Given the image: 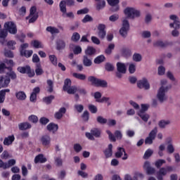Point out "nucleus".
<instances>
[{"label":"nucleus","instance_id":"7ed1b4c3","mask_svg":"<svg viewBox=\"0 0 180 180\" xmlns=\"http://www.w3.org/2000/svg\"><path fill=\"white\" fill-rule=\"evenodd\" d=\"M167 92L168 86H162L158 89L156 98L159 101V102H160V103H164V102L168 100V96H167Z\"/></svg>","mask_w":180,"mask_h":180},{"label":"nucleus","instance_id":"2f4dec72","mask_svg":"<svg viewBox=\"0 0 180 180\" xmlns=\"http://www.w3.org/2000/svg\"><path fill=\"white\" fill-rule=\"evenodd\" d=\"M15 96L18 101H25V99H26V94L23 91L17 92Z\"/></svg>","mask_w":180,"mask_h":180},{"label":"nucleus","instance_id":"f03ea898","mask_svg":"<svg viewBox=\"0 0 180 180\" xmlns=\"http://www.w3.org/2000/svg\"><path fill=\"white\" fill-rule=\"evenodd\" d=\"M124 13L127 16L124 19H136V18H140L141 13L139 10L134 7H127L124 10Z\"/></svg>","mask_w":180,"mask_h":180},{"label":"nucleus","instance_id":"9b49d317","mask_svg":"<svg viewBox=\"0 0 180 180\" xmlns=\"http://www.w3.org/2000/svg\"><path fill=\"white\" fill-rule=\"evenodd\" d=\"M105 29H106V25H105V24H99L98 26V36L100 39H101L102 40H103V39L105 37H106V30H105Z\"/></svg>","mask_w":180,"mask_h":180},{"label":"nucleus","instance_id":"052dcab7","mask_svg":"<svg viewBox=\"0 0 180 180\" xmlns=\"http://www.w3.org/2000/svg\"><path fill=\"white\" fill-rule=\"evenodd\" d=\"M73 53L74 54H81V53H82V48H81V46H75L74 49H73Z\"/></svg>","mask_w":180,"mask_h":180},{"label":"nucleus","instance_id":"bb28decb","mask_svg":"<svg viewBox=\"0 0 180 180\" xmlns=\"http://www.w3.org/2000/svg\"><path fill=\"white\" fill-rule=\"evenodd\" d=\"M138 115L146 123H147V122H148V119H150V115H148L146 112H138Z\"/></svg>","mask_w":180,"mask_h":180},{"label":"nucleus","instance_id":"dca6fc26","mask_svg":"<svg viewBox=\"0 0 180 180\" xmlns=\"http://www.w3.org/2000/svg\"><path fill=\"white\" fill-rule=\"evenodd\" d=\"M137 86L141 89H148L150 88V83H148V81L146 80V79H143L142 80H140L137 83Z\"/></svg>","mask_w":180,"mask_h":180},{"label":"nucleus","instance_id":"de8ad7c7","mask_svg":"<svg viewBox=\"0 0 180 180\" xmlns=\"http://www.w3.org/2000/svg\"><path fill=\"white\" fill-rule=\"evenodd\" d=\"M96 120L98 123H100V124H106V123H108V120L106 118H103L102 116L97 117Z\"/></svg>","mask_w":180,"mask_h":180},{"label":"nucleus","instance_id":"c9c22d12","mask_svg":"<svg viewBox=\"0 0 180 180\" xmlns=\"http://www.w3.org/2000/svg\"><path fill=\"white\" fill-rule=\"evenodd\" d=\"M115 50V44H110L108 48L105 50V54L108 56H110L112 54V51Z\"/></svg>","mask_w":180,"mask_h":180},{"label":"nucleus","instance_id":"aec40b11","mask_svg":"<svg viewBox=\"0 0 180 180\" xmlns=\"http://www.w3.org/2000/svg\"><path fill=\"white\" fill-rule=\"evenodd\" d=\"M105 6H106V1H105V0L97 1L96 4V11L99 12V11L105 9Z\"/></svg>","mask_w":180,"mask_h":180},{"label":"nucleus","instance_id":"39448f33","mask_svg":"<svg viewBox=\"0 0 180 180\" xmlns=\"http://www.w3.org/2000/svg\"><path fill=\"white\" fill-rule=\"evenodd\" d=\"M89 82H91L92 85H95L96 86H101L102 88H106L108 86V82L105 80L96 79L94 76H90L88 78Z\"/></svg>","mask_w":180,"mask_h":180},{"label":"nucleus","instance_id":"2eb2a0df","mask_svg":"<svg viewBox=\"0 0 180 180\" xmlns=\"http://www.w3.org/2000/svg\"><path fill=\"white\" fill-rule=\"evenodd\" d=\"M37 94H40V87L37 86L33 89L32 93L30 95V100L31 102H36L37 99Z\"/></svg>","mask_w":180,"mask_h":180},{"label":"nucleus","instance_id":"4c0bfd02","mask_svg":"<svg viewBox=\"0 0 180 180\" xmlns=\"http://www.w3.org/2000/svg\"><path fill=\"white\" fill-rule=\"evenodd\" d=\"M74 109L77 113H82V112H84V105L82 104H75L74 105Z\"/></svg>","mask_w":180,"mask_h":180},{"label":"nucleus","instance_id":"a19ab883","mask_svg":"<svg viewBox=\"0 0 180 180\" xmlns=\"http://www.w3.org/2000/svg\"><path fill=\"white\" fill-rule=\"evenodd\" d=\"M5 70H9V68L6 66L5 63L0 61V74H4Z\"/></svg>","mask_w":180,"mask_h":180},{"label":"nucleus","instance_id":"cd10ccee","mask_svg":"<svg viewBox=\"0 0 180 180\" xmlns=\"http://www.w3.org/2000/svg\"><path fill=\"white\" fill-rule=\"evenodd\" d=\"M72 77L77 79H80V81H85L86 79V75L81 73H72Z\"/></svg>","mask_w":180,"mask_h":180},{"label":"nucleus","instance_id":"423d86ee","mask_svg":"<svg viewBox=\"0 0 180 180\" xmlns=\"http://www.w3.org/2000/svg\"><path fill=\"white\" fill-rule=\"evenodd\" d=\"M157 133H158V129L155 127L148 134V136L145 139V144L151 146L154 140H155V137L157 136Z\"/></svg>","mask_w":180,"mask_h":180},{"label":"nucleus","instance_id":"a878e982","mask_svg":"<svg viewBox=\"0 0 180 180\" xmlns=\"http://www.w3.org/2000/svg\"><path fill=\"white\" fill-rule=\"evenodd\" d=\"M13 141H15V136L11 135L4 139V146H10V144H12V143H13Z\"/></svg>","mask_w":180,"mask_h":180},{"label":"nucleus","instance_id":"7c9ffc66","mask_svg":"<svg viewBox=\"0 0 180 180\" xmlns=\"http://www.w3.org/2000/svg\"><path fill=\"white\" fill-rule=\"evenodd\" d=\"M83 64L85 67H91V65H92V60L89 59L88 56H84Z\"/></svg>","mask_w":180,"mask_h":180},{"label":"nucleus","instance_id":"e2e57ef3","mask_svg":"<svg viewBox=\"0 0 180 180\" xmlns=\"http://www.w3.org/2000/svg\"><path fill=\"white\" fill-rule=\"evenodd\" d=\"M94 98L96 99V102H98L99 101H101V98H102V94H101V92L97 91L94 93Z\"/></svg>","mask_w":180,"mask_h":180},{"label":"nucleus","instance_id":"58836bf2","mask_svg":"<svg viewBox=\"0 0 180 180\" xmlns=\"http://www.w3.org/2000/svg\"><path fill=\"white\" fill-rule=\"evenodd\" d=\"M105 58H105V56L103 55L98 56L94 59V63L101 64V63H103V61H105Z\"/></svg>","mask_w":180,"mask_h":180},{"label":"nucleus","instance_id":"f8f14e48","mask_svg":"<svg viewBox=\"0 0 180 180\" xmlns=\"http://www.w3.org/2000/svg\"><path fill=\"white\" fill-rule=\"evenodd\" d=\"M11 83V78L9 76L0 77V85L1 88H8V85Z\"/></svg>","mask_w":180,"mask_h":180},{"label":"nucleus","instance_id":"6e6552de","mask_svg":"<svg viewBox=\"0 0 180 180\" xmlns=\"http://www.w3.org/2000/svg\"><path fill=\"white\" fill-rule=\"evenodd\" d=\"M5 30L11 34H16L18 33V28L13 22H7L4 23Z\"/></svg>","mask_w":180,"mask_h":180},{"label":"nucleus","instance_id":"0eeeda50","mask_svg":"<svg viewBox=\"0 0 180 180\" xmlns=\"http://www.w3.org/2000/svg\"><path fill=\"white\" fill-rule=\"evenodd\" d=\"M85 136L89 140L94 141L95 140V137H101V130L98 128H93L90 132H86Z\"/></svg>","mask_w":180,"mask_h":180},{"label":"nucleus","instance_id":"c85d7f7f","mask_svg":"<svg viewBox=\"0 0 180 180\" xmlns=\"http://www.w3.org/2000/svg\"><path fill=\"white\" fill-rule=\"evenodd\" d=\"M59 8L60 12H62V15H64L65 12H67V4H65V1H61L59 4Z\"/></svg>","mask_w":180,"mask_h":180},{"label":"nucleus","instance_id":"a18cd8bd","mask_svg":"<svg viewBox=\"0 0 180 180\" xmlns=\"http://www.w3.org/2000/svg\"><path fill=\"white\" fill-rule=\"evenodd\" d=\"M16 164V160L14 159L9 160L8 162H6V168L8 169V168H11V167H13Z\"/></svg>","mask_w":180,"mask_h":180},{"label":"nucleus","instance_id":"3c124183","mask_svg":"<svg viewBox=\"0 0 180 180\" xmlns=\"http://www.w3.org/2000/svg\"><path fill=\"white\" fill-rule=\"evenodd\" d=\"M32 54H33L32 50L25 51L24 53H20L21 56H24V57H26L27 58L32 57Z\"/></svg>","mask_w":180,"mask_h":180},{"label":"nucleus","instance_id":"8fccbe9b","mask_svg":"<svg viewBox=\"0 0 180 180\" xmlns=\"http://www.w3.org/2000/svg\"><path fill=\"white\" fill-rule=\"evenodd\" d=\"M55 164L57 167H63V159H61V156L56 157L54 158Z\"/></svg>","mask_w":180,"mask_h":180},{"label":"nucleus","instance_id":"c756f323","mask_svg":"<svg viewBox=\"0 0 180 180\" xmlns=\"http://www.w3.org/2000/svg\"><path fill=\"white\" fill-rule=\"evenodd\" d=\"M46 32H49L51 34H56L60 33V30L58 28H56L55 27H46Z\"/></svg>","mask_w":180,"mask_h":180},{"label":"nucleus","instance_id":"f257e3e1","mask_svg":"<svg viewBox=\"0 0 180 180\" xmlns=\"http://www.w3.org/2000/svg\"><path fill=\"white\" fill-rule=\"evenodd\" d=\"M169 19L174 21L169 24V27H173L174 29L172 31V35L173 37H178V36H179V31H178V29H180L179 18L176 15H171Z\"/></svg>","mask_w":180,"mask_h":180},{"label":"nucleus","instance_id":"5fc2aeb1","mask_svg":"<svg viewBox=\"0 0 180 180\" xmlns=\"http://www.w3.org/2000/svg\"><path fill=\"white\" fill-rule=\"evenodd\" d=\"M73 148L75 153H80V151H82V146L79 143L74 144Z\"/></svg>","mask_w":180,"mask_h":180},{"label":"nucleus","instance_id":"bf43d9fd","mask_svg":"<svg viewBox=\"0 0 180 180\" xmlns=\"http://www.w3.org/2000/svg\"><path fill=\"white\" fill-rule=\"evenodd\" d=\"M49 60L51 63H52L53 65L57 66V57H56L54 55H50Z\"/></svg>","mask_w":180,"mask_h":180},{"label":"nucleus","instance_id":"f3484780","mask_svg":"<svg viewBox=\"0 0 180 180\" xmlns=\"http://www.w3.org/2000/svg\"><path fill=\"white\" fill-rule=\"evenodd\" d=\"M167 169L165 167H161L159 171L157 172L156 178L158 180H164V177L167 175Z\"/></svg>","mask_w":180,"mask_h":180},{"label":"nucleus","instance_id":"603ef678","mask_svg":"<svg viewBox=\"0 0 180 180\" xmlns=\"http://www.w3.org/2000/svg\"><path fill=\"white\" fill-rule=\"evenodd\" d=\"M79 39H81V35H79V34L78 32H74L72 37H71V40L72 41H78V40H79Z\"/></svg>","mask_w":180,"mask_h":180},{"label":"nucleus","instance_id":"338daca9","mask_svg":"<svg viewBox=\"0 0 180 180\" xmlns=\"http://www.w3.org/2000/svg\"><path fill=\"white\" fill-rule=\"evenodd\" d=\"M89 110H90V112L91 113H96V112H98V108H96V106L91 104L89 105Z\"/></svg>","mask_w":180,"mask_h":180},{"label":"nucleus","instance_id":"412c9836","mask_svg":"<svg viewBox=\"0 0 180 180\" xmlns=\"http://www.w3.org/2000/svg\"><path fill=\"white\" fill-rule=\"evenodd\" d=\"M117 70L121 74H126V65L124 63L118 62L117 63Z\"/></svg>","mask_w":180,"mask_h":180},{"label":"nucleus","instance_id":"f704fd0d","mask_svg":"<svg viewBox=\"0 0 180 180\" xmlns=\"http://www.w3.org/2000/svg\"><path fill=\"white\" fill-rule=\"evenodd\" d=\"M32 44L34 49H43L44 47V45L38 40H34L32 42Z\"/></svg>","mask_w":180,"mask_h":180},{"label":"nucleus","instance_id":"864d4df0","mask_svg":"<svg viewBox=\"0 0 180 180\" xmlns=\"http://www.w3.org/2000/svg\"><path fill=\"white\" fill-rule=\"evenodd\" d=\"M165 160L160 159L155 162V165L156 168H161V167H162V165L165 164Z\"/></svg>","mask_w":180,"mask_h":180},{"label":"nucleus","instance_id":"473e14b6","mask_svg":"<svg viewBox=\"0 0 180 180\" xmlns=\"http://www.w3.org/2000/svg\"><path fill=\"white\" fill-rule=\"evenodd\" d=\"M95 53H96V49L92 46H88L85 51V54L86 56H92L93 54H95Z\"/></svg>","mask_w":180,"mask_h":180},{"label":"nucleus","instance_id":"72a5a7b5","mask_svg":"<svg viewBox=\"0 0 180 180\" xmlns=\"http://www.w3.org/2000/svg\"><path fill=\"white\" fill-rule=\"evenodd\" d=\"M77 90L78 87H77V86H70V87L66 89L65 91L68 92V94H69L70 95H74V94L77 92Z\"/></svg>","mask_w":180,"mask_h":180},{"label":"nucleus","instance_id":"393cba45","mask_svg":"<svg viewBox=\"0 0 180 180\" xmlns=\"http://www.w3.org/2000/svg\"><path fill=\"white\" fill-rule=\"evenodd\" d=\"M56 49L57 50H64V49H65V41L58 39L56 41Z\"/></svg>","mask_w":180,"mask_h":180},{"label":"nucleus","instance_id":"c03bdc74","mask_svg":"<svg viewBox=\"0 0 180 180\" xmlns=\"http://www.w3.org/2000/svg\"><path fill=\"white\" fill-rule=\"evenodd\" d=\"M71 79H66L64 82L63 91H65L66 89H69L71 86Z\"/></svg>","mask_w":180,"mask_h":180},{"label":"nucleus","instance_id":"ea45409f","mask_svg":"<svg viewBox=\"0 0 180 180\" xmlns=\"http://www.w3.org/2000/svg\"><path fill=\"white\" fill-rule=\"evenodd\" d=\"M153 46L155 47H165L167 46V42H164L162 41H156L153 42Z\"/></svg>","mask_w":180,"mask_h":180},{"label":"nucleus","instance_id":"e433bc0d","mask_svg":"<svg viewBox=\"0 0 180 180\" xmlns=\"http://www.w3.org/2000/svg\"><path fill=\"white\" fill-rule=\"evenodd\" d=\"M132 59L135 63H140L143 60V56L140 53H135L132 56Z\"/></svg>","mask_w":180,"mask_h":180},{"label":"nucleus","instance_id":"ddd939ff","mask_svg":"<svg viewBox=\"0 0 180 180\" xmlns=\"http://www.w3.org/2000/svg\"><path fill=\"white\" fill-rule=\"evenodd\" d=\"M67 112V109L65 107L60 108L58 112L54 114V117L57 120L63 119V116Z\"/></svg>","mask_w":180,"mask_h":180},{"label":"nucleus","instance_id":"b1692460","mask_svg":"<svg viewBox=\"0 0 180 180\" xmlns=\"http://www.w3.org/2000/svg\"><path fill=\"white\" fill-rule=\"evenodd\" d=\"M18 129L20 130H27L32 129V124L29 122H22L18 124Z\"/></svg>","mask_w":180,"mask_h":180},{"label":"nucleus","instance_id":"774afa93","mask_svg":"<svg viewBox=\"0 0 180 180\" xmlns=\"http://www.w3.org/2000/svg\"><path fill=\"white\" fill-rule=\"evenodd\" d=\"M16 45V41H9L7 43V46L8 48H10L11 50H15V47L13 46Z\"/></svg>","mask_w":180,"mask_h":180},{"label":"nucleus","instance_id":"69168bd1","mask_svg":"<svg viewBox=\"0 0 180 180\" xmlns=\"http://www.w3.org/2000/svg\"><path fill=\"white\" fill-rule=\"evenodd\" d=\"M7 36L8 31L6 29L0 31V39H5Z\"/></svg>","mask_w":180,"mask_h":180},{"label":"nucleus","instance_id":"4468645a","mask_svg":"<svg viewBox=\"0 0 180 180\" xmlns=\"http://www.w3.org/2000/svg\"><path fill=\"white\" fill-rule=\"evenodd\" d=\"M143 169L146 171L148 175H153V174H155V169L150 166L149 162H145Z\"/></svg>","mask_w":180,"mask_h":180},{"label":"nucleus","instance_id":"1a4fd4ad","mask_svg":"<svg viewBox=\"0 0 180 180\" xmlns=\"http://www.w3.org/2000/svg\"><path fill=\"white\" fill-rule=\"evenodd\" d=\"M18 72H20V74H27L28 77L32 78V77H34V70H32L30 66H25V67H18Z\"/></svg>","mask_w":180,"mask_h":180},{"label":"nucleus","instance_id":"4be33fe9","mask_svg":"<svg viewBox=\"0 0 180 180\" xmlns=\"http://www.w3.org/2000/svg\"><path fill=\"white\" fill-rule=\"evenodd\" d=\"M112 148H113V145L110 143L108 145V148L104 150V154L106 158H110V157L113 154V152L112 150Z\"/></svg>","mask_w":180,"mask_h":180},{"label":"nucleus","instance_id":"9d476101","mask_svg":"<svg viewBox=\"0 0 180 180\" xmlns=\"http://www.w3.org/2000/svg\"><path fill=\"white\" fill-rule=\"evenodd\" d=\"M123 154H124V156L122 158ZM115 158H122V160H127V158H129V155H127V153H126V150H124V148L118 147L117 150L115 153Z\"/></svg>","mask_w":180,"mask_h":180},{"label":"nucleus","instance_id":"49530a36","mask_svg":"<svg viewBox=\"0 0 180 180\" xmlns=\"http://www.w3.org/2000/svg\"><path fill=\"white\" fill-rule=\"evenodd\" d=\"M44 71L41 69V65L40 64L37 65V68L35 69V73L37 75H41Z\"/></svg>","mask_w":180,"mask_h":180},{"label":"nucleus","instance_id":"680f3d73","mask_svg":"<svg viewBox=\"0 0 180 180\" xmlns=\"http://www.w3.org/2000/svg\"><path fill=\"white\" fill-rule=\"evenodd\" d=\"M110 22H116L119 20V15L118 14H114L109 17Z\"/></svg>","mask_w":180,"mask_h":180},{"label":"nucleus","instance_id":"13d9d810","mask_svg":"<svg viewBox=\"0 0 180 180\" xmlns=\"http://www.w3.org/2000/svg\"><path fill=\"white\" fill-rule=\"evenodd\" d=\"M131 50H130L129 49H124L122 50V54L125 57H130V56H131Z\"/></svg>","mask_w":180,"mask_h":180},{"label":"nucleus","instance_id":"a211bd4d","mask_svg":"<svg viewBox=\"0 0 180 180\" xmlns=\"http://www.w3.org/2000/svg\"><path fill=\"white\" fill-rule=\"evenodd\" d=\"M34 161L35 164H39V162H40V164H44V162H47V159L44 157V154H39L35 157Z\"/></svg>","mask_w":180,"mask_h":180},{"label":"nucleus","instance_id":"09e8293b","mask_svg":"<svg viewBox=\"0 0 180 180\" xmlns=\"http://www.w3.org/2000/svg\"><path fill=\"white\" fill-rule=\"evenodd\" d=\"M53 99H54V96L51 95L49 96L44 98L43 101H44V102H45V103H46V105H50V103H51V101H53Z\"/></svg>","mask_w":180,"mask_h":180},{"label":"nucleus","instance_id":"4d7b16f0","mask_svg":"<svg viewBox=\"0 0 180 180\" xmlns=\"http://www.w3.org/2000/svg\"><path fill=\"white\" fill-rule=\"evenodd\" d=\"M153 150H151V149H148V150L145 152V153H144L143 158H144L145 160H147L148 158H150V155H153Z\"/></svg>","mask_w":180,"mask_h":180},{"label":"nucleus","instance_id":"79ce46f5","mask_svg":"<svg viewBox=\"0 0 180 180\" xmlns=\"http://www.w3.org/2000/svg\"><path fill=\"white\" fill-rule=\"evenodd\" d=\"M167 151L169 154H174L175 153V148L172 143H169L167 146Z\"/></svg>","mask_w":180,"mask_h":180},{"label":"nucleus","instance_id":"5701e85b","mask_svg":"<svg viewBox=\"0 0 180 180\" xmlns=\"http://www.w3.org/2000/svg\"><path fill=\"white\" fill-rule=\"evenodd\" d=\"M41 141L43 146H50L51 139L50 138L49 136L45 135L41 138Z\"/></svg>","mask_w":180,"mask_h":180},{"label":"nucleus","instance_id":"6ab92c4d","mask_svg":"<svg viewBox=\"0 0 180 180\" xmlns=\"http://www.w3.org/2000/svg\"><path fill=\"white\" fill-rule=\"evenodd\" d=\"M46 129L51 133H56L58 130V124L51 122L47 125Z\"/></svg>","mask_w":180,"mask_h":180},{"label":"nucleus","instance_id":"0e129e2a","mask_svg":"<svg viewBox=\"0 0 180 180\" xmlns=\"http://www.w3.org/2000/svg\"><path fill=\"white\" fill-rule=\"evenodd\" d=\"M30 122H32V123H37L39 122V118L36 115H31L28 117Z\"/></svg>","mask_w":180,"mask_h":180},{"label":"nucleus","instance_id":"37998d69","mask_svg":"<svg viewBox=\"0 0 180 180\" xmlns=\"http://www.w3.org/2000/svg\"><path fill=\"white\" fill-rule=\"evenodd\" d=\"M171 122L169 120H161L159 122V127L161 129H164L166 126H168Z\"/></svg>","mask_w":180,"mask_h":180},{"label":"nucleus","instance_id":"6e6d98bb","mask_svg":"<svg viewBox=\"0 0 180 180\" xmlns=\"http://www.w3.org/2000/svg\"><path fill=\"white\" fill-rule=\"evenodd\" d=\"M82 117L84 122H88L89 120V112L85 110L82 115Z\"/></svg>","mask_w":180,"mask_h":180},{"label":"nucleus","instance_id":"20e7f679","mask_svg":"<svg viewBox=\"0 0 180 180\" xmlns=\"http://www.w3.org/2000/svg\"><path fill=\"white\" fill-rule=\"evenodd\" d=\"M129 30H130V23H129V20H127V18H123L122 25L120 30V34L122 37H127Z\"/></svg>","mask_w":180,"mask_h":180}]
</instances>
